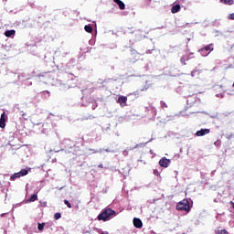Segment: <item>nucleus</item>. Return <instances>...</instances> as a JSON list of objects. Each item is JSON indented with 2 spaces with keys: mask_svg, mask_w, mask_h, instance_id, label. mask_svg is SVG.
I'll list each match as a JSON object with an SVG mask.
<instances>
[{
  "mask_svg": "<svg viewBox=\"0 0 234 234\" xmlns=\"http://www.w3.org/2000/svg\"><path fill=\"white\" fill-rule=\"evenodd\" d=\"M84 30H86V32H88V34H92V27H90V25L85 26Z\"/></svg>",
  "mask_w": 234,
  "mask_h": 234,
  "instance_id": "dca6fc26",
  "label": "nucleus"
},
{
  "mask_svg": "<svg viewBox=\"0 0 234 234\" xmlns=\"http://www.w3.org/2000/svg\"><path fill=\"white\" fill-rule=\"evenodd\" d=\"M176 209L177 211H186V213H189L191 211V206L189 205V200L183 199L182 201L178 202Z\"/></svg>",
  "mask_w": 234,
  "mask_h": 234,
  "instance_id": "f03ea898",
  "label": "nucleus"
},
{
  "mask_svg": "<svg viewBox=\"0 0 234 234\" xmlns=\"http://www.w3.org/2000/svg\"><path fill=\"white\" fill-rule=\"evenodd\" d=\"M54 218H55V220H59V218H61V213H59V212L55 213Z\"/></svg>",
  "mask_w": 234,
  "mask_h": 234,
  "instance_id": "6ab92c4d",
  "label": "nucleus"
},
{
  "mask_svg": "<svg viewBox=\"0 0 234 234\" xmlns=\"http://www.w3.org/2000/svg\"><path fill=\"white\" fill-rule=\"evenodd\" d=\"M211 133V130L209 129H201L197 132V136H206V134H209Z\"/></svg>",
  "mask_w": 234,
  "mask_h": 234,
  "instance_id": "6e6552de",
  "label": "nucleus"
},
{
  "mask_svg": "<svg viewBox=\"0 0 234 234\" xmlns=\"http://www.w3.org/2000/svg\"><path fill=\"white\" fill-rule=\"evenodd\" d=\"M40 206L42 207H47V201H40Z\"/></svg>",
  "mask_w": 234,
  "mask_h": 234,
  "instance_id": "412c9836",
  "label": "nucleus"
},
{
  "mask_svg": "<svg viewBox=\"0 0 234 234\" xmlns=\"http://www.w3.org/2000/svg\"><path fill=\"white\" fill-rule=\"evenodd\" d=\"M170 164H171V160L167 159L166 157H162L159 160V165L161 167H169Z\"/></svg>",
  "mask_w": 234,
  "mask_h": 234,
  "instance_id": "20e7f679",
  "label": "nucleus"
},
{
  "mask_svg": "<svg viewBox=\"0 0 234 234\" xmlns=\"http://www.w3.org/2000/svg\"><path fill=\"white\" fill-rule=\"evenodd\" d=\"M101 234H109L107 231H102Z\"/></svg>",
  "mask_w": 234,
  "mask_h": 234,
  "instance_id": "c756f323",
  "label": "nucleus"
},
{
  "mask_svg": "<svg viewBox=\"0 0 234 234\" xmlns=\"http://www.w3.org/2000/svg\"><path fill=\"white\" fill-rule=\"evenodd\" d=\"M16 178H21V176H19V172L15 173V174H13V175L10 176V180H11L12 182H14V180H16Z\"/></svg>",
  "mask_w": 234,
  "mask_h": 234,
  "instance_id": "2eb2a0df",
  "label": "nucleus"
},
{
  "mask_svg": "<svg viewBox=\"0 0 234 234\" xmlns=\"http://www.w3.org/2000/svg\"><path fill=\"white\" fill-rule=\"evenodd\" d=\"M123 156H127L129 154V152L127 150H124L122 152Z\"/></svg>",
  "mask_w": 234,
  "mask_h": 234,
  "instance_id": "a878e982",
  "label": "nucleus"
},
{
  "mask_svg": "<svg viewBox=\"0 0 234 234\" xmlns=\"http://www.w3.org/2000/svg\"><path fill=\"white\" fill-rule=\"evenodd\" d=\"M182 65H186V58L185 57H182L181 59H180Z\"/></svg>",
  "mask_w": 234,
  "mask_h": 234,
  "instance_id": "4be33fe9",
  "label": "nucleus"
},
{
  "mask_svg": "<svg viewBox=\"0 0 234 234\" xmlns=\"http://www.w3.org/2000/svg\"><path fill=\"white\" fill-rule=\"evenodd\" d=\"M197 72H198V70H193V71L191 72L192 78H195V76L197 75Z\"/></svg>",
  "mask_w": 234,
  "mask_h": 234,
  "instance_id": "393cba45",
  "label": "nucleus"
},
{
  "mask_svg": "<svg viewBox=\"0 0 234 234\" xmlns=\"http://www.w3.org/2000/svg\"><path fill=\"white\" fill-rule=\"evenodd\" d=\"M154 175H158V170H154Z\"/></svg>",
  "mask_w": 234,
  "mask_h": 234,
  "instance_id": "c85d7f7f",
  "label": "nucleus"
},
{
  "mask_svg": "<svg viewBox=\"0 0 234 234\" xmlns=\"http://www.w3.org/2000/svg\"><path fill=\"white\" fill-rule=\"evenodd\" d=\"M99 167H103V165H101H101H99Z\"/></svg>",
  "mask_w": 234,
  "mask_h": 234,
  "instance_id": "7c9ffc66",
  "label": "nucleus"
},
{
  "mask_svg": "<svg viewBox=\"0 0 234 234\" xmlns=\"http://www.w3.org/2000/svg\"><path fill=\"white\" fill-rule=\"evenodd\" d=\"M117 103L121 105V107H126L127 106V97L125 96H119L117 100Z\"/></svg>",
  "mask_w": 234,
  "mask_h": 234,
  "instance_id": "39448f33",
  "label": "nucleus"
},
{
  "mask_svg": "<svg viewBox=\"0 0 234 234\" xmlns=\"http://www.w3.org/2000/svg\"><path fill=\"white\" fill-rule=\"evenodd\" d=\"M5 127H6V115H5V112H4L0 117V128L5 129Z\"/></svg>",
  "mask_w": 234,
  "mask_h": 234,
  "instance_id": "423d86ee",
  "label": "nucleus"
},
{
  "mask_svg": "<svg viewBox=\"0 0 234 234\" xmlns=\"http://www.w3.org/2000/svg\"><path fill=\"white\" fill-rule=\"evenodd\" d=\"M111 217H116V211L112 210L111 207H105L102 211L98 215V220H103V222H107L111 218Z\"/></svg>",
  "mask_w": 234,
  "mask_h": 234,
  "instance_id": "f257e3e1",
  "label": "nucleus"
},
{
  "mask_svg": "<svg viewBox=\"0 0 234 234\" xmlns=\"http://www.w3.org/2000/svg\"><path fill=\"white\" fill-rule=\"evenodd\" d=\"M161 107L163 109H165V108H167V104H165V102H164V101H161Z\"/></svg>",
  "mask_w": 234,
  "mask_h": 234,
  "instance_id": "b1692460",
  "label": "nucleus"
},
{
  "mask_svg": "<svg viewBox=\"0 0 234 234\" xmlns=\"http://www.w3.org/2000/svg\"><path fill=\"white\" fill-rule=\"evenodd\" d=\"M118 5L120 10H125V4L121 0H113Z\"/></svg>",
  "mask_w": 234,
  "mask_h": 234,
  "instance_id": "9d476101",
  "label": "nucleus"
},
{
  "mask_svg": "<svg viewBox=\"0 0 234 234\" xmlns=\"http://www.w3.org/2000/svg\"><path fill=\"white\" fill-rule=\"evenodd\" d=\"M214 48H213V44H209L207 46H206L205 48H202L198 50L199 54H201L204 58H206L207 56H209V54H211V52H213Z\"/></svg>",
  "mask_w": 234,
  "mask_h": 234,
  "instance_id": "7ed1b4c3",
  "label": "nucleus"
},
{
  "mask_svg": "<svg viewBox=\"0 0 234 234\" xmlns=\"http://www.w3.org/2000/svg\"><path fill=\"white\" fill-rule=\"evenodd\" d=\"M133 226L138 229H142V228L144 227V223H142V219L135 218H133Z\"/></svg>",
  "mask_w": 234,
  "mask_h": 234,
  "instance_id": "0eeeda50",
  "label": "nucleus"
},
{
  "mask_svg": "<svg viewBox=\"0 0 234 234\" xmlns=\"http://www.w3.org/2000/svg\"><path fill=\"white\" fill-rule=\"evenodd\" d=\"M136 147H138V144H136L135 147H133H133H130V148L128 149V151H133V149H136Z\"/></svg>",
  "mask_w": 234,
  "mask_h": 234,
  "instance_id": "bb28decb",
  "label": "nucleus"
},
{
  "mask_svg": "<svg viewBox=\"0 0 234 234\" xmlns=\"http://www.w3.org/2000/svg\"><path fill=\"white\" fill-rule=\"evenodd\" d=\"M28 171H30V168L27 169H22L21 171L18 172V175L21 176H27L28 175Z\"/></svg>",
  "mask_w": 234,
  "mask_h": 234,
  "instance_id": "f8f14e48",
  "label": "nucleus"
},
{
  "mask_svg": "<svg viewBox=\"0 0 234 234\" xmlns=\"http://www.w3.org/2000/svg\"><path fill=\"white\" fill-rule=\"evenodd\" d=\"M5 37H12V36H16V30H14V29L6 30L5 32Z\"/></svg>",
  "mask_w": 234,
  "mask_h": 234,
  "instance_id": "9b49d317",
  "label": "nucleus"
},
{
  "mask_svg": "<svg viewBox=\"0 0 234 234\" xmlns=\"http://www.w3.org/2000/svg\"><path fill=\"white\" fill-rule=\"evenodd\" d=\"M216 234H229V232H228V230H226V229H218L216 231Z\"/></svg>",
  "mask_w": 234,
  "mask_h": 234,
  "instance_id": "f3484780",
  "label": "nucleus"
},
{
  "mask_svg": "<svg viewBox=\"0 0 234 234\" xmlns=\"http://www.w3.org/2000/svg\"><path fill=\"white\" fill-rule=\"evenodd\" d=\"M37 200V193L33 194L27 202H36Z\"/></svg>",
  "mask_w": 234,
  "mask_h": 234,
  "instance_id": "ddd939ff",
  "label": "nucleus"
},
{
  "mask_svg": "<svg viewBox=\"0 0 234 234\" xmlns=\"http://www.w3.org/2000/svg\"><path fill=\"white\" fill-rule=\"evenodd\" d=\"M37 229L38 231H43L45 229V223H38Z\"/></svg>",
  "mask_w": 234,
  "mask_h": 234,
  "instance_id": "a211bd4d",
  "label": "nucleus"
},
{
  "mask_svg": "<svg viewBox=\"0 0 234 234\" xmlns=\"http://www.w3.org/2000/svg\"><path fill=\"white\" fill-rule=\"evenodd\" d=\"M46 92L48 94V97L50 98V91L47 90Z\"/></svg>",
  "mask_w": 234,
  "mask_h": 234,
  "instance_id": "cd10ccee",
  "label": "nucleus"
},
{
  "mask_svg": "<svg viewBox=\"0 0 234 234\" xmlns=\"http://www.w3.org/2000/svg\"><path fill=\"white\" fill-rule=\"evenodd\" d=\"M64 204L67 205V207L70 209V207H72V205L70 204V202H69V200L65 199L64 200Z\"/></svg>",
  "mask_w": 234,
  "mask_h": 234,
  "instance_id": "aec40b11",
  "label": "nucleus"
},
{
  "mask_svg": "<svg viewBox=\"0 0 234 234\" xmlns=\"http://www.w3.org/2000/svg\"><path fill=\"white\" fill-rule=\"evenodd\" d=\"M229 19H230L231 21H234V13H231V14L229 16Z\"/></svg>",
  "mask_w": 234,
  "mask_h": 234,
  "instance_id": "5701e85b",
  "label": "nucleus"
},
{
  "mask_svg": "<svg viewBox=\"0 0 234 234\" xmlns=\"http://www.w3.org/2000/svg\"><path fill=\"white\" fill-rule=\"evenodd\" d=\"M220 3L223 5H229V6H231V5H234V0H220Z\"/></svg>",
  "mask_w": 234,
  "mask_h": 234,
  "instance_id": "4468645a",
  "label": "nucleus"
},
{
  "mask_svg": "<svg viewBox=\"0 0 234 234\" xmlns=\"http://www.w3.org/2000/svg\"><path fill=\"white\" fill-rule=\"evenodd\" d=\"M180 9H181L180 5L176 4L172 6L171 12L172 14H177V12H180Z\"/></svg>",
  "mask_w": 234,
  "mask_h": 234,
  "instance_id": "1a4fd4ad",
  "label": "nucleus"
}]
</instances>
